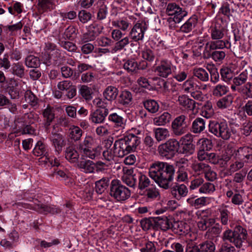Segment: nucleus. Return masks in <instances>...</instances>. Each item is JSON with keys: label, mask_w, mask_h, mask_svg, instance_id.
I'll use <instances>...</instances> for the list:
<instances>
[{"label": "nucleus", "mask_w": 252, "mask_h": 252, "mask_svg": "<svg viewBox=\"0 0 252 252\" xmlns=\"http://www.w3.org/2000/svg\"><path fill=\"white\" fill-rule=\"evenodd\" d=\"M176 168V171L173 164L157 161L151 164L149 175L160 188L168 189L170 187V183L173 181L175 174V180L177 182H189L188 168Z\"/></svg>", "instance_id": "f257e3e1"}, {"label": "nucleus", "mask_w": 252, "mask_h": 252, "mask_svg": "<svg viewBox=\"0 0 252 252\" xmlns=\"http://www.w3.org/2000/svg\"><path fill=\"white\" fill-rule=\"evenodd\" d=\"M140 143V138L133 134H129L123 139L116 140L113 146V154L117 157H123L134 151Z\"/></svg>", "instance_id": "f03ea898"}, {"label": "nucleus", "mask_w": 252, "mask_h": 252, "mask_svg": "<svg viewBox=\"0 0 252 252\" xmlns=\"http://www.w3.org/2000/svg\"><path fill=\"white\" fill-rule=\"evenodd\" d=\"M247 236V230L240 225H237L233 230H226L223 233L222 239L228 241L237 248L240 249L246 243Z\"/></svg>", "instance_id": "7ed1b4c3"}, {"label": "nucleus", "mask_w": 252, "mask_h": 252, "mask_svg": "<svg viewBox=\"0 0 252 252\" xmlns=\"http://www.w3.org/2000/svg\"><path fill=\"white\" fill-rule=\"evenodd\" d=\"M224 29L220 26L215 25L211 29V36L214 41H210L206 43V48L210 50L216 49H223L226 47V44L228 41L221 40L224 36Z\"/></svg>", "instance_id": "20e7f679"}, {"label": "nucleus", "mask_w": 252, "mask_h": 252, "mask_svg": "<svg viewBox=\"0 0 252 252\" xmlns=\"http://www.w3.org/2000/svg\"><path fill=\"white\" fill-rule=\"evenodd\" d=\"M179 142L174 138L170 139L158 147L159 155L167 159H171L178 153Z\"/></svg>", "instance_id": "39448f33"}, {"label": "nucleus", "mask_w": 252, "mask_h": 252, "mask_svg": "<svg viewBox=\"0 0 252 252\" xmlns=\"http://www.w3.org/2000/svg\"><path fill=\"white\" fill-rule=\"evenodd\" d=\"M130 196V190L122 185L118 180H113L111 182V196L118 201H123Z\"/></svg>", "instance_id": "423d86ee"}, {"label": "nucleus", "mask_w": 252, "mask_h": 252, "mask_svg": "<svg viewBox=\"0 0 252 252\" xmlns=\"http://www.w3.org/2000/svg\"><path fill=\"white\" fill-rule=\"evenodd\" d=\"M189 123L187 116L184 114L177 116L172 122L171 130L175 136H181L188 131Z\"/></svg>", "instance_id": "0eeeda50"}, {"label": "nucleus", "mask_w": 252, "mask_h": 252, "mask_svg": "<svg viewBox=\"0 0 252 252\" xmlns=\"http://www.w3.org/2000/svg\"><path fill=\"white\" fill-rule=\"evenodd\" d=\"M147 29V25L145 21L137 22L134 25L130 32L131 38L136 42L142 40Z\"/></svg>", "instance_id": "6e6552de"}, {"label": "nucleus", "mask_w": 252, "mask_h": 252, "mask_svg": "<svg viewBox=\"0 0 252 252\" xmlns=\"http://www.w3.org/2000/svg\"><path fill=\"white\" fill-rule=\"evenodd\" d=\"M173 65L171 62L167 60H162L156 67L155 71L157 74L163 78H167L172 73Z\"/></svg>", "instance_id": "1a4fd4ad"}, {"label": "nucleus", "mask_w": 252, "mask_h": 252, "mask_svg": "<svg viewBox=\"0 0 252 252\" xmlns=\"http://www.w3.org/2000/svg\"><path fill=\"white\" fill-rule=\"evenodd\" d=\"M170 192L173 198L180 200L187 195L188 189L184 184H176L171 188Z\"/></svg>", "instance_id": "9d476101"}, {"label": "nucleus", "mask_w": 252, "mask_h": 252, "mask_svg": "<svg viewBox=\"0 0 252 252\" xmlns=\"http://www.w3.org/2000/svg\"><path fill=\"white\" fill-rule=\"evenodd\" d=\"M33 154L37 157L43 156L46 160L50 161L48 146L41 141H38L32 151Z\"/></svg>", "instance_id": "9b49d317"}, {"label": "nucleus", "mask_w": 252, "mask_h": 252, "mask_svg": "<svg viewBox=\"0 0 252 252\" xmlns=\"http://www.w3.org/2000/svg\"><path fill=\"white\" fill-rule=\"evenodd\" d=\"M210 50L206 48V45L205 46L204 55L207 58H211L215 62H221L225 57V52L222 50Z\"/></svg>", "instance_id": "f8f14e48"}, {"label": "nucleus", "mask_w": 252, "mask_h": 252, "mask_svg": "<svg viewBox=\"0 0 252 252\" xmlns=\"http://www.w3.org/2000/svg\"><path fill=\"white\" fill-rule=\"evenodd\" d=\"M108 113V109H97L91 112L89 119L94 123H101L103 122Z\"/></svg>", "instance_id": "ddd939ff"}, {"label": "nucleus", "mask_w": 252, "mask_h": 252, "mask_svg": "<svg viewBox=\"0 0 252 252\" xmlns=\"http://www.w3.org/2000/svg\"><path fill=\"white\" fill-rule=\"evenodd\" d=\"M155 230L161 229L166 231L170 229L172 225V221L169 220L167 217L162 216L155 218Z\"/></svg>", "instance_id": "4468645a"}, {"label": "nucleus", "mask_w": 252, "mask_h": 252, "mask_svg": "<svg viewBox=\"0 0 252 252\" xmlns=\"http://www.w3.org/2000/svg\"><path fill=\"white\" fill-rule=\"evenodd\" d=\"M34 210L40 213L47 214L50 213L52 214H57L60 213L61 210L60 209L54 205H48L43 204H38L35 205Z\"/></svg>", "instance_id": "2eb2a0df"}, {"label": "nucleus", "mask_w": 252, "mask_h": 252, "mask_svg": "<svg viewBox=\"0 0 252 252\" xmlns=\"http://www.w3.org/2000/svg\"><path fill=\"white\" fill-rule=\"evenodd\" d=\"M180 106L185 110H193L195 107V102L185 94L178 96L177 100Z\"/></svg>", "instance_id": "dca6fc26"}, {"label": "nucleus", "mask_w": 252, "mask_h": 252, "mask_svg": "<svg viewBox=\"0 0 252 252\" xmlns=\"http://www.w3.org/2000/svg\"><path fill=\"white\" fill-rule=\"evenodd\" d=\"M50 139L55 148V151L59 154L65 145L64 137L61 134H55L54 136H50Z\"/></svg>", "instance_id": "f3484780"}, {"label": "nucleus", "mask_w": 252, "mask_h": 252, "mask_svg": "<svg viewBox=\"0 0 252 252\" xmlns=\"http://www.w3.org/2000/svg\"><path fill=\"white\" fill-rule=\"evenodd\" d=\"M205 120L197 117L192 123L191 131L194 134H200L205 129Z\"/></svg>", "instance_id": "a211bd4d"}, {"label": "nucleus", "mask_w": 252, "mask_h": 252, "mask_svg": "<svg viewBox=\"0 0 252 252\" xmlns=\"http://www.w3.org/2000/svg\"><path fill=\"white\" fill-rule=\"evenodd\" d=\"M248 79V73L246 71L242 72L238 76L235 77L233 79V84L231 86V89L233 91H237V88H240L243 84H245Z\"/></svg>", "instance_id": "6ab92c4d"}, {"label": "nucleus", "mask_w": 252, "mask_h": 252, "mask_svg": "<svg viewBox=\"0 0 252 252\" xmlns=\"http://www.w3.org/2000/svg\"><path fill=\"white\" fill-rule=\"evenodd\" d=\"M77 166L86 173H92L95 169V165L91 160L81 158L77 163Z\"/></svg>", "instance_id": "aec40b11"}, {"label": "nucleus", "mask_w": 252, "mask_h": 252, "mask_svg": "<svg viewBox=\"0 0 252 252\" xmlns=\"http://www.w3.org/2000/svg\"><path fill=\"white\" fill-rule=\"evenodd\" d=\"M235 157L239 159L243 160L245 158L247 159H252V148L249 147H240L235 151Z\"/></svg>", "instance_id": "412c9836"}, {"label": "nucleus", "mask_w": 252, "mask_h": 252, "mask_svg": "<svg viewBox=\"0 0 252 252\" xmlns=\"http://www.w3.org/2000/svg\"><path fill=\"white\" fill-rule=\"evenodd\" d=\"M192 74L202 82H206L209 80V74L208 70L202 67L194 68L192 70Z\"/></svg>", "instance_id": "4be33fe9"}, {"label": "nucleus", "mask_w": 252, "mask_h": 252, "mask_svg": "<svg viewBox=\"0 0 252 252\" xmlns=\"http://www.w3.org/2000/svg\"><path fill=\"white\" fill-rule=\"evenodd\" d=\"M222 121L212 120L209 121L208 125V130L212 134L217 137L220 138V128L222 126Z\"/></svg>", "instance_id": "5701e85b"}, {"label": "nucleus", "mask_w": 252, "mask_h": 252, "mask_svg": "<svg viewBox=\"0 0 252 252\" xmlns=\"http://www.w3.org/2000/svg\"><path fill=\"white\" fill-rule=\"evenodd\" d=\"M171 115L168 112H164L159 116H157L153 119L154 125L158 126H165L169 123Z\"/></svg>", "instance_id": "b1692460"}, {"label": "nucleus", "mask_w": 252, "mask_h": 252, "mask_svg": "<svg viewBox=\"0 0 252 252\" xmlns=\"http://www.w3.org/2000/svg\"><path fill=\"white\" fill-rule=\"evenodd\" d=\"M197 19L195 16L189 18L180 28L181 32L184 33L190 32L195 27Z\"/></svg>", "instance_id": "393cba45"}, {"label": "nucleus", "mask_w": 252, "mask_h": 252, "mask_svg": "<svg viewBox=\"0 0 252 252\" xmlns=\"http://www.w3.org/2000/svg\"><path fill=\"white\" fill-rule=\"evenodd\" d=\"M188 15V12L185 9L180 7L178 10H176L172 16L173 18H169L168 19V22L170 23L174 22L175 23H179Z\"/></svg>", "instance_id": "a878e982"}, {"label": "nucleus", "mask_w": 252, "mask_h": 252, "mask_svg": "<svg viewBox=\"0 0 252 252\" xmlns=\"http://www.w3.org/2000/svg\"><path fill=\"white\" fill-rule=\"evenodd\" d=\"M43 115L46 121L44 124L45 127L48 128L55 118V114L53 108L48 105L47 108L44 110Z\"/></svg>", "instance_id": "bb28decb"}, {"label": "nucleus", "mask_w": 252, "mask_h": 252, "mask_svg": "<svg viewBox=\"0 0 252 252\" xmlns=\"http://www.w3.org/2000/svg\"><path fill=\"white\" fill-rule=\"evenodd\" d=\"M172 231L179 235L187 233L188 229L186 228L185 223L182 221H174L172 222L171 228Z\"/></svg>", "instance_id": "cd10ccee"}, {"label": "nucleus", "mask_w": 252, "mask_h": 252, "mask_svg": "<svg viewBox=\"0 0 252 252\" xmlns=\"http://www.w3.org/2000/svg\"><path fill=\"white\" fill-rule=\"evenodd\" d=\"M232 129L226 122L222 121L220 128V138L224 140H228L232 135Z\"/></svg>", "instance_id": "c85d7f7f"}, {"label": "nucleus", "mask_w": 252, "mask_h": 252, "mask_svg": "<svg viewBox=\"0 0 252 252\" xmlns=\"http://www.w3.org/2000/svg\"><path fill=\"white\" fill-rule=\"evenodd\" d=\"M156 140L159 142L164 140L169 136V132L167 128L158 127L154 129Z\"/></svg>", "instance_id": "c756f323"}, {"label": "nucleus", "mask_w": 252, "mask_h": 252, "mask_svg": "<svg viewBox=\"0 0 252 252\" xmlns=\"http://www.w3.org/2000/svg\"><path fill=\"white\" fill-rule=\"evenodd\" d=\"M38 8L42 12L51 11L55 7L53 0H38Z\"/></svg>", "instance_id": "7c9ffc66"}, {"label": "nucleus", "mask_w": 252, "mask_h": 252, "mask_svg": "<svg viewBox=\"0 0 252 252\" xmlns=\"http://www.w3.org/2000/svg\"><path fill=\"white\" fill-rule=\"evenodd\" d=\"M200 114L202 116L207 119H209L214 115V111L211 102L207 101L205 102L202 108Z\"/></svg>", "instance_id": "2f4dec72"}, {"label": "nucleus", "mask_w": 252, "mask_h": 252, "mask_svg": "<svg viewBox=\"0 0 252 252\" xmlns=\"http://www.w3.org/2000/svg\"><path fill=\"white\" fill-rule=\"evenodd\" d=\"M65 157L67 160L72 163L76 162L79 158V154L72 147H67L65 150Z\"/></svg>", "instance_id": "473e14b6"}, {"label": "nucleus", "mask_w": 252, "mask_h": 252, "mask_svg": "<svg viewBox=\"0 0 252 252\" xmlns=\"http://www.w3.org/2000/svg\"><path fill=\"white\" fill-rule=\"evenodd\" d=\"M184 140H187L189 143H186L183 147V153L185 154H192L194 151V145L190 142L192 139L190 134H186L182 138Z\"/></svg>", "instance_id": "72a5a7b5"}, {"label": "nucleus", "mask_w": 252, "mask_h": 252, "mask_svg": "<svg viewBox=\"0 0 252 252\" xmlns=\"http://www.w3.org/2000/svg\"><path fill=\"white\" fill-rule=\"evenodd\" d=\"M143 103L145 108L151 113H155L159 109V104L154 99H148Z\"/></svg>", "instance_id": "f704fd0d"}, {"label": "nucleus", "mask_w": 252, "mask_h": 252, "mask_svg": "<svg viewBox=\"0 0 252 252\" xmlns=\"http://www.w3.org/2000/svg\"><path fill=\"white\" fill-rule=\"evenodd\" d=\"M215 219L214 218L202 219L198 222L197 225L200 230L204 231L208 228H211L215 224Z\"/></svg>", "instance_id": "c9c22d12"}, {"label": "nucleus", "mask_w": 252, "mask_h": 252, "mask_svg": "<svg viewBox=\"0 0 252 252\" xmlns=\"http://www.w3.org/2000/svg\"><path fill=\"white\" fill-rule=\"evenodd\" d=\"M200 252H215L216 246L211 241H205L199 244Z\"/></svg>", "instance_id": "e433bc0d"}, {"label": "nucleus", "mask_w": 252, "mask_h": 252, "mask_svg": "<svg viewBox=\"0 0 252 252\" xmlns=\"http://www.w3.org/2000/svg\"><path fill=\"white\" fill-rule=\"evenodd\" d=\"M82 135V130L77 126H72L69 129V136L73 140H80Z\"/></svg>", "instance_id": "4c0bfd02"}, {"label": "nucleus", "mask_w": 252, "mask_h": 252, "mask_svg": "<svg viewBox=\"0 0 252 252\" xmlns=\"http://www.w3.org/2000/svg\"><path fill=\"white\" fill-rule=\"evenodd\" d=\"M100 8L97 13V19L102 20L106 18L107 13V5H109V2L108 0H100Z\"/></svg>", "instance_id": "58836bf2"}, {"label": "nucleus", "mask_w": 252, "mask_h": 252, "mask_svg": "<svg viewBox=\"0 0 252 252\" xmlns=\"http://www.w3.org/2000/svg\"><path fill=\"white\" fill-rule=\"evenodd\" d=\"M237 91L246 98H252V84L248 82L240 88L236 89Z\"/></svg>", "instance_id": "ea45409f"}, {"label": "nucleus", "mask_w": 252, "mask_h": 252, "mask_svg": "<svg viewBox=\"0 0 252 252\" xmlns=\"http://www.w3.org/2000/svg\"><path fill=\"white\" fill-rule=\"evenodd\" d=\"M11 70L13 74L21 78L25 75V67L19 63H13L12 65Z\"/></svg>", "instance_id": "a19ab883"}, {"label": "nucleus", "mask_w": 252, "mask_h": 252, "mask_svg": "<svg viewBox=\"0 0 252 252\" xmlns=\"http://www.w3.org/2000/svg\"><path fill=\"white\" fill-rule=\"evenodd\" d=\"M140 224L144 230H148L152 229L155 230V218L143 219L140 221Z\"/></svg>", "instance_id": "79ce46f5"}, {"label": "nucleus", "mask_w": 252, "mask_h": 252, "mask_svg": "<svg viewBox=\"0 0 252 252\" xmlns=\"http://www.w3.org/2000/svg\"><path fill=\"white\" fill-rule=\"evenodd\" d=\"M132 99L131 93L127 91H123L118 97V102L123 104L126 105L130 103Z\"/></svg>", "instance_id": "37998d69"}, {"label": "nucleus", "mask_w": 252, "mask_h": 252, "mask_svg": "<svg viewBox=\"0 0 252 252\" xmlns=\"http://www.w3.org/2000/svg\"><path fill=\"white\" fill-rule=\"evenodd\" d=\"M39 59L33 55H29L25 59V64L28 67L36 68L40 65Z\"/></svg>", "instance_id": "c03bdc74"}, {"label": "nucleus", "mask_w": 252, "mask_h": 252, "mask_svg": "<svg viewBox=\"0 0 252 252\" xmlns=\"http://www.w3.org/2000/svg\"><path fill=\"white\" fill-rule=\"evenodd\" d=\"M109 185V179H104L95 183V190L97 193L101 194Z\"/></svg>", "instance_id": "a18cd8bd"}, {"label": "nucleus", "mask_w": 252, "mask_h": 252, "mask_svg": "<svg viewBox=\"0 0 252 252\" xmlns=\"http://www.w3.org/2000/svg\"><path fill=\"white\" fill-rule=\"evenodd\" d=\"M206 69L209 72L211 82L214 84L217 83L220 79L219 73L217 68L214 66H210V67L207 66Z\"/></svg>", "instance_id": "49530a36"}, {"label": "nucleus", "mask_w": 252, "mask_h": 252, "mask_svg": "<svg viewBox=\"0 0 252 252\" xmlns=\"http://www.w3.org/2000/svg\"><path fill=\"white\" fill-rule=\"evenodd\" d=\"M138 188L142 190L147 188L150 184V180L148 177L141 173L138 174Z\"/></svg>", "instance_id": "de8ad7c7"}, {"label": "nucleus", "mask_w": 252, "mask_h": 252, "mask_svg": "<svg viewBox=\"0 0 252 252\" xmlns=\"http://www.w3.org/2000/svg\"><path fill=\"white\" fill-rule=\"evenodd\" d=\"M187 202L191 206L195 207V208H198L201 206L206 205L207 202V197H201L195 200L189 198L187 200Z\"/></svg>", "instance_id": "09e8293b"}, {"label": "nucleus", "mask_w": 252, "mask_h": 252, "mask_svg": "<svg viewBox=\"0 0 252 252\" xmlns=\"http://www.w3.org/2000/svg\"><path fill=\"white\" fill-rule=\"evenodd\" d=\"M232 101V96L227 95L218 101L217 105L220 108H226L231 104Z\"/></svg>", "instance_id": "8fccbe9b"}, {"label": "nucleus", "mask_w": 252, "mask_h": 252, "mask_svg": "<svg viewBox=\"0 0 252 252\" xmlns=\"http://www.w3.org/2000/svg\"><path fill=\"white\" fill-rule=\"evenodd\" d=\"M25 98L26 100L28 101L32 106H36L38 103V98L31 90L26 91L25 93Z\"/></svg>", "instance_id": "3c124183"}, {"label": "nucleus", "mask_w": 252, "mask_h": 252, "mask_svg": "<svg viewBox=\"0 0 252 252\" xmlns=\"http://www.w3.org/2000/svg\"><path fill=\"white\" fill-rule=\"evenodd\" d=\"M228 92V88L225 85L218 84L213 90V94L215 96H221L225 94Z\"/></svg>", "instance_id": "603ef678"}, {"label": "nucleus", "mask_w": 252, "mask_h": 252, "mask_svg": "<svg viewBox=\"0 0 252 252\" xmlns=\"http://www.w3.org/2000/svg\"><path fill=\"white\" fill-rule=\"evenodd\" d=\"M198 143L200 144L199 149L208 152L213 147L212 140L206 138L200 139L198 141Z\"/></svg>", "instance_id": "864d4df0"}, {"label": "nucleus", "mask_w": 252, "mask_h": 252, "mask_svg": "<svg viewBox=\"0 0 252 252\" xmlns=\"http://www.w3.org/2000/svg\"><path fill=\"white\" fill-rule=\"evenodd\" d=\"M222 79L225 81H229L233 77V71L228 67H224L220 70Z\"/></svg>", "instance_id": "5fc2aeb1"}, {"label": "nucleus", "mask_w": 252, "mask_h": 252, "mask_svg": "<svg viewBox=\"0 0 252 252\" xmlns=\"http://www.w3.org/2000/svg\"><path fill=\"white\" fill-rule=\"evenodd\" d=\"M197 85L191 80H186L183 84L182 89L183 91L187 93H191L195 90Z\"/></svg>", "instance_id": "6e6d98bb"}, {"label": "nucleus", "mask_w": 252, "mask_h": 252, "mask_svg": "<svg viewBox=\"0 0 252 252\" xmlns=\"http://www.w3.org/2000/svg\"><path fill=\"white\" fill-rule=\"evenodd\" d=\"M137 63L134 60H127L124 64V68L128 72L133 73L137 70Z\"/></svg>", "instance_id": "4d7b16f0"}, {"label": "nucleus", "mask_w": 252, "mask_h": 252, "mask_svg": "<svg viewBox=\"0 0 252 252\" xmlns=\"http://www.w3.org/2000/svg\"><path fill=\"white\" fill-rule=\"evenodd\" d=\"M215 190V187L212 183L206 182L199 188V191L202 193H210Z\"/></svg>", "instance_id": "13d9d810"}, {"label": "nucleus", "mask_w": 252, "mask_h": 252, "mask_svg": "<svg viewBox=\"0 0 252 252\" xmlns=\"http://www.w3.org/2000/svg\"><path fill=\"white\" fill-rule=\"evenodd\" d=\"M79 93L86 100H90L92 98L91 89L87 86H81L79 89Z\"/></svg>", "instance_id": "bf43d9fd"}, {"label": "nucleus", "mask_w": 252, "mask_h": 252, "mask_svg": "<svg viewBox=\"0 0 252 252\" xmlns=\"http://www.w3.org/2000/svg\"><path fill=\"white\" fill-rule=\"evenodd\" d=\"M145 195L149 199H155L159 196V193L158 189L154 187H151L146 189Z\"/></svg>", "instance_id": "052dcab7"}, {"label": "nucleus", "mask_w": 252, "mask_h": 252, "mask_svg": "<svg viewBox=\"0 0 252 252\" xmlns=\"http://www.w3.org/2000/svg\"><path fill=\"white\" fill-rule=\"evenodd\" d=\"M222 231V226L219 223H215L207 231V233L210 234L212 237H217Z\"/></svg>", "instance_id": "680f3d73"}, {"label": "nucleus", "mask_w": 252, "mask_h": 252, "mask_svg": "<svg viewBox=\"0 0 252 252\" xmlns=\"http://www.w3.org/2000/svg\"><path fill=\"white\" fill-rule=\"evenodd\" d=\"M83 148V150L82 151L83 153V156H85L91 159H94L98 155V153L95 149L92 148Z\"/></svg>", "instance_id": "e2e57ef3"}, {"label": "nucleus", "mask_w": 252, "mask_h": 252, "mask_svg": "<svg viewBox=\"0 0 252 252\" xmlns=\"http://www.w3.org/2000/svg\"><path fill=\"white\" fill-rule=\"evenodd\" d=\"M241 133L248 136L252 131V122L248 121L244 123L240 128Z\"/></svg>", "instance_id": "0e129e2a"}, {"label": "nucleus", "mask_w": 252, "mask_h": 252, "mask_svg": "<svg viewBox=\"0 0 252 252\" xmlns=\"http://www.w3.org/2000/svg\"><path fill=\"white\" fill-rule=\"evenodd\" d=\"M208 166V164L202 162L194 163L192 164L191 168L195 172L200 174L204 172Z\"/></svg>", "instance_id": "69168bd1"}, {"label": "nucleus", "mask_w": 252, "mask_h": 252, "mask_svg": "<svg viewBox=\"0 0 252 252\" xmlns=\"http://www.w3.org/2000/svg\"><path fill=\"white\" fill-rule=\"evenodd\" d=\"M78 18L81 22L85 24L91 19L92 14L86 10H81L79 12Z\"/></svg>", "instance_id": "338daca9"}, {"label": "nucleus", "mask_w": 252, "mask_h": 252, "mask_svg": "<svg viewBox=\"0 0 252 252\" xmlns=\"http://www.w3.org/2000/svg\"><path fill=\"white\" fill-rule=\"evenodd\" d=\"M102 29V27L94 23L89 26L88 31L96 37L101 33Z\"/></svg>", "instance_id": "774afa93"}]
</instances>
